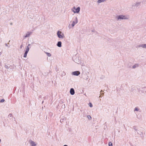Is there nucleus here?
Returning a JSON list of instances; mask_svg holds the SVG:
<instances>
[{"label":"nucleus","mask_w":146,"mask_h":146,"mask_svg":"<svg viewBox=\"0 0 146 146\" xmlns=\"http://www.w3.org/2000/svg\"><path fill=\"white\" fill-rule=\"evenodd\" d=\"M80 10V7H78L77 8H76L75 7H74L73 9H72V10L74 13H78Z\"/></svg>","instance_id":"nucleus-1"},{"label":"nucleus","mask_w":146,"mask_h":146,"mask_svg":"<svg viewBox=\"0 0 146 146\" xmlns=\"http://www.w3.org/2000/svg\"><path fill=\"white\" fill-rule=\"evenodd\" d=\"M58 37L60 38H63L64 37V35L63 34H62L61 31H58L57 33Z\"/></svg>","instance_id":"nucleus-2"},{"label":"nucleus","mask_w":146,"mask_h":146,"mask_svg":"<svg viewBox=\"0 0 146 146\" xmlns=\"http://www.w3.org/2000/svg\"><path fill=\"white\" fill-rule=\"evenodd\" d=\"M118 19H127V17L125 16L120 15L118 16L117 18Z\"/></svg>","instance_id":"nucleus-3"},{"label":"nucleus","mask_w":146,"mask_h":146,"mask_svg":"<svg viewBox=\"0 0 146 146\" xmlns=\"http://www.w3.org/2000/svg\"><path fill=\"white\" fill-rule=\"evenodd\" d=\"M80 74V72L78 71H75L72 72L73 75L78 76Z\"/></svg>","instance_id":"nucleus-4"},{"label":"nucleus","mask_w":146,"mask_h":146,"mask_svg":"<svg viewBox=\"0 0 146 146\" xmlns=\"http://www.w3.org/2000/svg\"><path fill=\"white\" fill-rule=\"evenodd\" d=\"M70 93L71 95H74V94L75 92L74 89L73 88H71L70 90Z\"/></svg>","instance_id":"nucleus-5"},{"label":"nucleus","mask_w":146,"mask_h":146,"mask_svg":"<svg viewBox=\"0 0 146 146\" xmlns=\"http://www.w3.org/2000/svg\"><path fill=\"white\" fill-rule=\"evenodd\" d=\"M30 143L32 146H35L36 145L35 144V143L34 141H30Z\"/></svg>","instance_id":"nucleus-6"},{"label":"nucleus","mask_w":146,"mask_h":146,"mask_svg":"<svg viewBox=\"0 0 146 146\" xmlns=\"http://www.w3.org/2000/svg\"><path fill=\"white\" fill-rule=\"evenodd\" d=\"M57 45L59 47H60L61 46V42L60 41H59L58 42Z\"/></svg>","instance_id":"nucleus-7"},{"label":"nucleus","mask_w":146,"mask_h":146,"mask_svg":"<svg viewBox=\"0 0 146 146\" xmlns=\"http://www.w3.org/2000/svg\"><path fill=\"white\" fill-rule=\"evenodd\" d=\"M27 53H28V52H27V51L25 52L24 53V58H25L26 57Z\"/></svg>","instance_id":"nucleus-8"},{"label":"nucleus","mask_w":146,"mask_h":146,"mask_svg":"<svg viewBox=\"0 0 146 146\" xmlns=\"http://www.w3.org/2000/svg\"><path fill=\"white\" fill-rule=\"evenodd\" d=\"M140 46L143 47V48H146V44H143L141 45Z\"/></svg>","instance_id":"nucleus-9"},{"label":"nucleus","mask_w":146,"mask_h":146,"mask_svg":"<svg viewBox=\"0 0 146 146\" xmlns=\"http://www.w3.org/2000/svg\"><path fill=\"white\" fill-rule=\"evenodd\" d=\"M105 1V0H99L98 1V3H100L101 2H104Z\"/></svg>","instance_id":"nucleus-10"},{"label":"nucleus","mask_w":146,"mask_h":146,"mask_svg":"<svg viewBox=\"0 0 146 146\" xmlns=\"http://www.w3.org/2000/svg\"><path fill=\"white\" fill-rule=\"evenodd\" d=\"M29 47L28 46H27V48H26V50L25 51H27V52H28L29 51Z\"/></svg>","instance_id":"nucleus-11"},{"label":"nucleus","mask_w":146,"mask_h":146,"mask_svg":"<svg viewBox=\"0 0 146 146\" xmlns=\"http://www.w3.org/2000/svg\"><path fill=\"white\" fill-rule=\"evenodd\" d=\"M46 54L48 56H51V54L49 53L46 52Z\"/></svg>","instance_id":"nucleus-12"},{"label":"nucleus","mask_w":146,"mask_h":146,"mask_svg":"<svg viewBox=\"0 0 146 146\" xmlns=\"http://www.w3.org/2000/svg\"><path fill=\"white\" fill-rule=\"evenodd\" d=\"M138 66V65L137 64H135V65H134L133 66V68H135L136 67H137Z\"/></svg>","instance_id":"nucleus-13"},{"label":"nucleus","mask_w":146,"mask_h":146,"mask_svg":"<svg viewBox=\"0 0 146 146\" xmlns=\"http://www.w3.org/2000/svg\"><path fill=\"white\" fill-rule=\"evenodd\" d=\"M109 146H112V143L111 142H110L109 143Z\"/></svg>","instance_id":"nucleus-14"},{"label":"nucleus","mask_w":146,"mask_h":146,"mask_svg":"<svg viewBox=\"0 0 146 146\" xmlns=\"http://www.w3.org/2000/svg\"><path fill=\"white\" fill-rule=\"evenodd\" d=\"M87 117L89 119H91L92 117L90 115H88Z\"/></svg>","instance_id":"nucleus-15"},{"label":"nucleus","mask_w":146,"mask_h":146,"mask_svg":"<svg viewBox=\"0 0 146 146\" xmlns=\"http://www.w3.org/2000/svg\"><path fill=\"white\" fill-rule=\"evenodd\" d=\"M75 24V23L73 21L72 24V27H73L74 26Z\"/></svg>","instance_id":"nucleus-16"},{"label":"nucleus","mask_w":146,"mask_h":146,"mask_svg":"<svg viewBox=\"0 0 146 146\" xmlns=\"http://www.w3.org/2000/svg\"><path fill=\"white\" fill-rule=\"evenodd\" d=\"M89 104H90V107H92V105L91 103H90Z\"/></svg>","instance_id":"nucleus-17"},{"label":"nucleus","mask_w":146,"mask_h":146,"mask_svg":"<svg viewBox=\"0 0 146 146\" xmlns=\"http://www.w3.org/2000/svg\"><path fill=\"white\" fill-rule=\"evenodd\" d=\"M5 101V100L4 99H2L1 100V102H4Z\"/></svg>","instance_id":"nucleus-18"},{"label":"nucleus","mask_w":146,"mask_h":146,"mask_svg":"<svg viewBox=\"0 0 146 146\" xmlns=\"http://www.w3.org/2000/svg\"><path fill=\"white\" fill-rule=\"evenodd\" d=\"M135 110L138 111V109L137 108H135Z\"/></svg>","instance_id":"nucleus-19"},{"label":"nucleus","mask_w":146,"mask_h":146,"mask_svg":"<svg viewBox=\"0 0 146 146\" xmlns=\"http://www.w3.org/2000/svg\"><path fill=\"white\" fill-rule=\"evenodd\" d=\"M29 35H27L25 36V37H28L29 36Z\"/></svg>","instance_id":"nucleus-20"},{"label":"nucleus","mask_w":146,"mask_h":146,"mask_svg":"<svg viewBox=\"0 0 146 146\" xmlns=\"http://www.w3.org/2000/svg\"><path fill=\"white\" fill-rule=\"evenodd\" d=\"M23 47V45H21L20 46V48H21Z\"/></svg>","instance_id":"nucleus-21"},{"label":"nucleus","mask_w":146,"mask_h":146,"mask_svg":"<svg viewBox=\"0 0 146 146\" xmlns=\"http://www.w3.org/2000/svg\"><path fill=\"white\" fill-rule=\"evenodd\" d=\"M64 146H68L66 145H64Z\"/></svg>","instance_id":"nucleus-22"},{"label":"nucleus","mask_w":146,"mask_h":146,"mask_svg":"<svg viewBox=\"0 0 146 146\" xmlns=\"http://www.w3.org/2000/svg\"><path fill=\"white\" fill-rule=\"evenodd\" d=\"M1 139H0V142H1Z\"/></svg>","instance_id":"nucleus-23"}]
</instances>
